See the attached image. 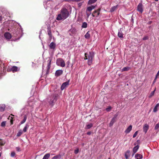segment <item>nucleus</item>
Wrapping results in <instances>:
<instances>
[{
	"label": "nucleus",
	"mask_w": 159,
	"mask_h": 159,
	"mask_svg": "<svg viewBox=\"0 0 159 159\" xmlns=\"http://www.w3.org/2000/svg\"><path fill=\"white\" fill-rule=\"evenodd\" d=\"M10 116H9V117H8V119H9V118H10Z\"/></svg>",
	"instance_id": "nucleus-55"
},
{
	"label": "nucleus",
	"mask_w": 159,
	"mask_h": 159,
	"mask_svg": "<svg viewBox=\"0 0 159 159\" xmlns=\"http://www.w3.org/2000/svg\"><path fill=\"white\" fill-rule=\"evenodd\" d=\"M143 155L138 153H137L135 156V159H142L143 158Z\"/></svg>",
	"instance_id": "nucleus-15"
},
{
	"label": "nucleus",
	"mask_w": 159,
	"mask_h": 159,
	"mask_svg": "<svg viewBox=\"0 0 159 159\" xmlns=\"http://www.w3.org/2000/svg\"><path fill=\"white\" fill-rule=\"evenodd\" d=\"M159 107V103H157L154 107L153 110V112H156L158 111V108Z\"/></svg>",
	"instance_id": "nucleus-19"
},
{
	"label": "nucleus",
	"mask_w": 159,
	"mask_h": 159,
	"mask_svg": "<svg viewBox=\"0 0 159 159\" xmlns=\"http://www.w3.org/2000/svg\"><path fill=\"white\" fill-rule=\"evenodd\" d=\"M79 151V150L78 149H75L74 151V153L75 154H77L78 153Z\"/></svg>",
	"instance_id": "nucleus-42"
},
{
	"label": "nucleus",
	"mask_w": 159,
	"mask_h": 159,
	"mask_svg": "<svg viewBox=\"0 0 159 159\" xmlns=\"http://www.w3.org/2000/svg\"><path fill=\"white\" fill-rule=\"evenodd\" d=\"M132 125H129L127 129L125 130V132L126 134L129 133L132 130Z\"/></svg>",
	"instance_id": "nucleus-12"
},
{
	"label": "nucleus",
	"mask_w": 159,
	"mask_h": 159,
	"mask_svg": "<svg viewBox=\"0 0 159 159\" xmlns=\"http://www.w3.org/2000/svg\"><path fill=\"white\" fill-rule=\"evenodd\" d=\"M112 108L111 107L109 106L108 107L106 108V110L107 112L110 111Z\"/></svg>",
	"instance_id": "nucleus-37"
},
{
	"label": "nucleus",
	"mask_w": 159,
	"mask_h": 159,
	"mask_svg": "<svg viewBox=\"0 0 159 159\" xmlns=\"http://www.w3.org/2000/svg\"><path fill=\"white\" fill-rule=\"evenodd\" d=\"M108 159H111L110 158H109Z\"/></svg>",
	"instance_id": "nucleus-56"
},
{
	"label": "nucleus",
	"mask_w": 159,
	"mask_h": 159,
	"mask_svg": "<svg viewBox=\"0 0 159 159\" xmlns=\"http://www.w3.org/2000/svg\"><path fill=\"white\" fill-rule=\"evenodd\" d=\"M93 126V124L92 123H90L86 125V129H89Z\"/></svg>",
	"instance_id": "nucleus-25"
},
{
	"label": "nucleus",
	"mask_w": 159,
	"mask_h": 159,
	"mask_svg": "<svg viewBox=\"0 0 159 159\" xmlns=\"http://www.w3.org/2000/svg\"><path fill=\"white\" fill-rule=\"evenodd\" d=\"M130 151L129 150H127L125 153V157L126 159H128L130 156Z\"/></svg>",
	"instance_id": "nucleus-18"
},
{
	"label": "nucleus",
	"mask_w": 159,
	"mask_h": 159,
	"mask_svg": "<svg viewBox=\"0 0 159 159\" xmlns=\"http://www.w3.org/2000/svg\"><path fill=\"white\" fill-rule=\"evenodd\" d=\"M57 64L58 66L63 67L65 66V63L61 58H58L57 60Z\"/></svg>",
	"instance_id": "nucleus-4"
},
{
	"label": "nucleus",
	"mask_w": 159,
	"mask_h": 159,
	"mask_svg": "<svg viewBox=\"0 0 159 159\" xmlns=\"http://www.w3.org/2000/svg\"><path fill=\"white\" fill-rule=\"evenodd\" d=\"M117 6H114L112 7L110 9V11L112 12L114 11L117 8Z\"/></svg>",
	"instance_id": "nucleus-28"
},
{
	"label": "nucleus",
	"mask_w": 159,
	"mask_h": 159,
	"mask_svg": "<svg viewBox=\"0 0 159 159\" xmlns=\"http://www.w3.org/2000/svg\"><path fill=\"white\" fill-rule=\"evenodd\" d=\"M5 108V106L4 104L0 105V111H4Z\"/></svg>",
	"instance_id": "nucleus-23"
},
{
	"label": "nucleus",
	"mask_w": 159,
	"mask_h": 159,
	"mask_svg": "<svg viewBox=\"0 0 159 159\" xmlns=\"http://www.w3.org/2000/svg\"><path fill=\"white\" fill-rule=\"evenodd\" d=\"M149 125L148 124H145L143 126V131L146 134L148 130L149 129Z\"/></svg>",
	"instance_id": "nucleus-11"
},
{
	"label": "nucleus",
	"mask_w": 159,
	"mask_h": 159,
	"mask_svg": "<svg viewBox=\"0 0 159 159\" xmlns=\"http://www.w3.org/2000/svg\"><path fill=\"white\" fill-rule=\"evenodd\" d=\"M6 121H3L1 124V126L2 127H4L6 125Z\"/></svg>",
	"instance_id": "nucleus-39"
},
{
	"label": "nucleus",
	"mask_w": 159,
	"mask_h": 159,
	"mask_svg": "<svg viewBox=\"0 0 159 159\" xmlns=\"http://www.w3.org/2000/svg\"><path fill=\"white\" fill-rule=\"evenodd\" d=\"M151 22H151V21H150V22H149V23H149V24H151Z\"/></svg>",
	"instance_id": "nucleus-53"
},
{
	"label": "nucleus",
	"mask_w": 159,
	"mask_h": 159,
	"mask_svg": "<svg viewBox=\"0 0 159 159\" xmlns=\"http://www.w3.org/2000/svg\"><path fill=\"white\" fill-rule=\"evenodd\" d=\"M66 1H69V0H65Z\"/></svg>",
	"instance_id": "nucleus-54"
},
{
	"label": "nucleus",
	"mask_w": 159,
	"mask_h": 159,
	"mask_svg": "<svg viewBox=\"0 0 159 159\" xmlns=\"http://www.w3.org/2000/svg\"><path fill=\"white\" fill-rule=\"evenodd\" d=\"M49 47L51 49H54L56 47V44L54 42H52L49 45Z\"/></svg>",
	"instance_id": "nucleus-17"
},
{
	"label": "nucleus",
	"mask_w": 159,
	"mask_h": 159,
	"mask_svg": "<svg viewBox=\"0 0 159 159\" xmlns=\"http://www.w3.org/2000/svg\"><path fill=\"white\" fill-rule=\"evenodd\" d=\"M139 148V145H138L134 147L133 149V152H134V153H135L138 151V150Z\"/></svg>",
	"instance_id": "nucleus-21"
},
{
	"label": "nucleus",
	"mask_w": 159,
	"mask_h": 159,
	"mask_svg": "<svg viewBox=\"0 0 159 159\" xmlns=\"http://www.w3.org/2000/svg\"><path fill=\"white\" fill-rule=\"evenodd\" d=\"M4 36L7 39H10L11 38V34L8 32L5 33L4 34Z\"/></svg>",
	"instance_id": "nucleus-13"
},
{
	"label": "nucleus",
	"mask_w": 159,
	"mask_h": 159,
	"mask_svg": "<svg viewBox=\"0 0 159 159\" xmlns=\"http://www.w3.org/2000/svg\"><path fill=\"white\" fill-rule=\"evenodd\" d=\"M29 126L28 125H26L24 127L23 129V131L24 132H25L26 131L27 129L29 128Z\"/></svg>",
	"instance_id": "nucleus-34"
},
{
	"label": "nucleus",
	"mask_w": 159,
	"mask_h": 159,
	"mask_svg": "<svg viewBox=\"0 0 159 159\" xmlns=\"http://www.w3.org/2000/svg\"><path fill=\"white\" fill-rule=\"evenodd\" d=\"M118 36L120 39L122 38L123 37V34L120 30H119Z\"/></svg>",
	"instance_id": "nucleus-20"
},
{
	"label": "nucleus",
	"mask_w": 159,
	"mask_h": 159,
	"mask_svg": "<svg viewBox=\"0 0 159 159\" xmlns=\"http://www.w3.org/2000/svg\"><path fill=\"white\" fill-rule=\"evenodd\" d=\"M159 75V70L158 71L156 75L158 76Z\"/></svg>",
	"instance_id": "nucleus-48"
},
{
	"label": "nucleus",
	"mask_w": 159,
	"mask_h": 159,
	"mask_svg": "<svg viewBox=\"0 0 159 159\" xmlns=\"http://www.w3.org/2000/svg\"><path fill=\"white\" fill-rule=\"evenodd\" d=\"M94 57V53L93 52L85 53V59L88 60V64L90 65L92 63L93 59Z\"/></svg>",
	"instance_id": "nucleus-2"
},
{
	"label": "nucleus",
	"mask_w": 159,
	"mask_h": 159,
	"mask_svg": "<svg viewBox=\"0 0 159 159\" xmlns=\"http://www.w3.org/2000/svg\"><path fill=\"white\" fill-rule=\"evenodd\" d=\"M135 153H134V152H133V154H132V156H133L134 155V154H135Z\"/></svg>",
	"instance_id": "nucleus-51"
},
{
	"label": "nucleus",
	"mask_w": 159,
	"mask_h": 159,
	"mask_svg": "<svg viewBox=\"0 0 159 159\" xmlns=\"http://www.w3.org/2000/svg\"><path fill=\"white\" fill-rule=\"evenodd\" d=\"M50 156V154L49 153H47L44 156L43 159H48Z\"/></svg>",
	"instance_id": "nucleus-26"
},
{
	"label": "nucleus",
	"mask_w": 159,
	"mask_h": 159,
	"mask_svg": "<svg viewBox=\"0 0 159 159\" xmlns=\"http://www.w3.org/2000/svg\"><path fill=\"white\" fill-rule=\"evenodd\" d=\"M27 116L25 115L24 116V118L23 120L20 122V124H22L23 123H24L26 121V119H27Z\"/></svg>",
	"instance_id": "nucleus-30"
},
{
	"label": "nucleus",
	"mask_w": 159,
	"mask_h": 159,
	"mask_svg": "<svg viewBox=\"0 0 159 159\" xmlns=\"http://www.w3.org/2000/svg\"><path fill=\"white\" fill-rule=\"evenodd\" d=\"M85 38L86 39H89L90 37V34L89 33V32H87L84 35Z\"/></svg>",
	"instance_id": "nucleus-29"
},
{
	"label": "nucleus",
	"mask_w": 159,
	"mask_h": 159,
	"mask_svg": "<svg viewBox=\"0 0 159 159\" xmlns=\"http://www.w3.org/2000/svg\"><path fill=\"white\" fill-rule=\"evenodd\" d=\"M15 153L14 152H12L11 153V157H14L15 155Z\"/></svg>",
	"instance_id": "nucleus-41"
},
{
	"label": "nucleus",
	"mask_w": 159,
	"mask_h": 159,
	"mask_svg": "<svg viewBox=\"0 0 159 159\" xmlns=\"http://www.w3.org/2000/svg\"><path fill=\"white\" fill-rule=\"evenodd\" d=\"M11 124H13V120H11Z\"/></svg>",
	"instance_id": "nucleus-50"
},
{
	"label": "nucleus",
	"mask_w": 159,
	"mask_h": 159,
	"mask_svg": "<svg viewBox=\"0 0 159 159\" xmlns=\"http://www.w3.org/2000/svg\"><path fill=\"white\" fill-rule=\"evenodd\" d=\"M48 33L50 39H52V35L51 29L50 28H48Z\"/></svg>",
	"instance_id": "nucleus-22"
},
{
	"label": "nucleus",
	"mask_w": 159,
	"mask_h": 159,
	"mask_svg": "<svg viewBox=\"0 0 159 159\" xmlns=\"http://www.w3.org/2000/svg\"><path fill=\"white\" fill-rule=\"evenodd\" d=\"M148 39V37L147 36H145L143 38V40H146Z\"/></svg>",
	"instance_id": "nucleus-43"
},
{
	"label": "nucleus",
	"mask_w": 159,
	"mask_h": 159,
	"mask_svg": "<svg viewBox=\"0 0 159 159\" xmlns=\"http://www.w3.org/2000/svg\"><path fill=\"white\" fill-rule=\"evenodd\" d=\"M16 150L18 152H19L20 151V148L19 147H16Z\"/></svg>",
	"instance_id": "nucleus-44"
},
{
	"label": "nucleus",
	"mask_w": 159,
	"mask_h": 159,
	"mask_svg": "<svg viewBox=\"0 0 159 159\" xmlns=\"http://www.w3.org/2000/svg\"><path fill=\"white\" fill-rule=\"evenodd\" d=\"M138 131H136L135 132V133H134V134L133 135V137L134 138H135V137H136V135H137V134H138Z\"/></svg>",
	"instance_id": "nucleus-40"
},
{
	"label": "nucleus",
	"mask_w": 159,
	"mask_h": 159,
	"mask_svg": "<svg viewBox=\"0 0 159 159\" xmlns=\"http://www.w3.org/2000/svg\"><path fill=\"white\" fill-rule=\"evenodd\" d=\"M87 27V24L86 22H84L82 23L81 27L82 28H86Z\"/></svg>",
	"instance_id": "nucleus-27"
},
{
	"label": "nucleus",
	"mask_w": 159,
	"mask_h": 159,
	"mask_svg": "<svg viewBox=\"0 0 159 159\" xmlns=\"http://www.w3.org/2000/svg\"><path fill=\"white\" fill-rule=\"evenodd\" d=\"M137 10L138 11L142 13L143 11V5L142 3H139L137 6Z\"/></svg>",
	"instance_id": "nucleus-7"
},
{
	"label": "nucleus",
	"mask_w": 159,
	"mask_h": 159,
	"mask_svg": "<svg viewBox=\"0 0 159 159\" xmlns=\"http://www.w3.org/2000/svg\"><path fill=\"white\" fill-rule=\"evenodd\" d=\"M2 19V17L0 16V23L1 22Z\"/></svg>",
	"instance_id": "nucleus-45"
},
{
	"label": "nucleus",
	"mask_w": 159,
	"mask_h": 159,
	"mask_svg": "<svg viewBox=\"0 0 159 159\" xmlns=\"http://www.w3.org/2000/svg\"><path fill=\"white\" fill-rule=\"evenodd\" d=\"M156 79H154L153 81V84H154V83L156 82Z\"/></svg>",
	"instance_id": "nucleus-49"
},
{
	"label": "nucleus",
	"mask_w": 159,
	"mask_h": 159,
	"mask_svg": "<svg viewBox=\"0 0 159 159\" xmlns=\"http://www.w3.org/2000/svg\"><path fill=\"white\" fill-rule=\"evenodd\" d=\"M159 128V123H158L156 125H155V130L157 129L158 128Z\"/></svg>",
	"instance_id": "nucleus-38"
},
{
	"label": "nucleus",
	"mask_w": 159,
	"mask_h": 159,
	"mask_svg": "<svg viewBox=\"0 0 159 159\" xmlns=\"http://www.w3.org/2000/svg\"><path fill=\"white\" fill-rule=\"evenodd\" d=\"M11 70L13 72H14L18 71L19 69L17 66H14L11 68Z\"/></svg>",
	"instance_id": "nucleus-16"
},
{
	"label": "nucleus",
	"mask_w": 159,
	"mask_h": 159,
	"mask_svg": "<svg viewBox=\"0 0 159 159\" xmlns=\"http://www.w3.org/2000/svg\"><path fill=\"white\" fill-rule=\"evenodd\" d=\"M130 69V67L128 66H127L123 68L121 70V71L123 72L124 71H127L129 70Z\"/></svg>",
	"instance_id": "nucleus-24"
},
{
	"label": "nucleus",
	"mask_w": 159,
	"mask_h": 159,
	"mask_svg": "<svg viewBox=\"0 0 159 159\" xmlns=\"http://www.w3.org/2000/svg\"><path fill=\"white\" fill-rule=\"evenodd\" d=\"M52 60L50 59H49L47 61V67L46 71V75H48L49 72V70L51 67V64Z\"/></svg>",
	"instance_id": "nucleus-5"
},
{
	"label": "nucleus",
	"mask_w": 159,
	"mask_h": 159,
	"mask_svg": "<svg viewBox=\"0 0 159 159\" xmlns=\"http://www.w3.org/2000/svg\"><path fill=\"white\" fill-rule=\"evenodd\" d=\"M80 1V0H70V1H76V2H78V1Z\"/></svg>",
	"instance_id": "nucleus-46"
},
{
	"label": "nucleus",
	"mask_w": 159,
	"mask_h": 159,
	"mask_svg": "<svg viewBox=\"0 0 159 159\" xmlns=\"http://www.w3.org/2000/svg\"><path fill=\"white\" fill-rule=\"evenodd\" d=\"M117 116L118 114H116L111 119L109 124V125L110 126H112L113 124L115 122L116 120Z\"/></svg>",
	"instance_id": "nucleus-9"
},
{
	"label": "nucleus",
	"mask_w": 159,
	"mask_h": 159,
	"mask_svg": "<svg viewBox=\"0 0 159 159\" xmlns=\"http://www.w3.org/2000/svg\"><path fill=\"white\" fill-rule=\"evenodd\" d=\"M95 8V7L94 6H91L87 8L86 13L87 16V18H89V16L91 14L92 10L94 9Z\"/></svg>",
	"instance_id": "nucleus-3"
},
{
	"label": "nucleus",
	"mask_w": 159,
	"mask_h": 159,
	"mask_svg": "<svg viewBox=\"0 0 159 159\" xmlns=\"http://www.w3.org/2000/svg\"><path fill=\"white\" fill-rule=\"evenodd\" d=\"M100 10V9H98L93 11L92 14V16L93 17H98L100 14L99 12Z\"/></svg>",
	"instance_id": "nucleus-8"
},
{
	"label": "nucleus",
	"mask_w": 159,
	"mask_h": 159,
	"mask_svg": "<svg viewBox=\"0 0 159 159\" xmlns=\"http://www.w3.org/2000/svg\"><path fill=\"white\" fill-rule=\"evenodd\" d=\"M97 0H89L88 2V4H92L96 2Z\"/></svg>",
	"instance_id": "nucleus-35"
},
{
	"label": "nucleus",
	"mask_w": 159,
	"mask_h": 159,
	"mask_svg": "<svg viewBox=\"0 0 159 159\" xmlns=\"http://www.w3.org/2000/svg\"><path fill=\"white\" fill-rule=\"evenodd\" d=\"M156 88H155L154 90L150 93L149 96V98H151L154 95V93L156 91Z\"/></svg>",
	"instance_id": "nucleus-32"
},
{
	"label": "nucleus",
	"mask_w": 159,
	"mask_h": 159,
	"mask_svg": "<svg viewBox=\"0 0 159 159\" xmlns=\"http://www.w3.org/2000/svg\"><path fill=\"white\" fill-rule=\"evenodd\" d=\"M69 14L67 9L65 7H63L61 10L60 13L57 15L56 20H63L69 16Z\"/></svg>",
	"instance_id": "nucleus-1"
},
{
	"label": "nucleus",
	"mask_w": 159,
	"mask_h": 159,
	"mask_svg": "<svg viewBox=\"0 0 159 159\" xmlns=\"http://www.w3.org/2000/svg\"><path fill=\"white\" fill-rule=\"evenodd\" d=\"M63 71L61 70H57L55 73V76H58L62 74Z\"/></svg>",
	"instance_id": "nucleus-14"
},
{
	"label": "nucleus",
	"mask_w": 159,
	"mask_h": 159,
	"mask_svg": "<svg viewBox=\"0 0 159 159\" xmlns=\"http://www.w3.org/2000/svg\"><path fill=\"white\" fill-rule=\"evenodd\" d=\"M23 132L21 130H20L17 133L16 136L17 137H20L22 134Z\"/></svg>",
	"instance_id": "nucleus-33"
},
{
	"label": "nucleus",
	"mask_w": 159,
	"mask_h": 159,
	"mask_svg": "<svg viewBox=\"0 0 159 159\" xmlns=\"http://www.w3.org/2000/svg\"><path fill=\"white\" fill-rule=\"evenodd\" d=\"M91 133L90 132H89L87 133V134L88 135H90L91 134Z\"/></svg>",
	"instance_id": "nucleus-47"
},
{
	"label": "nucleus",
	"mask_w": 159,
	"mask_h": 159,
	"mask_svg": "<svg viewBox=\"0 0 159 159\" xmlns=\"http://www.w3.org/2000/svg\"><path fill=\"white\" fill-rule=\"evenodd\" d=\"M5 142L2 140V139H0V145L3 146L5 144Z\"/></svg>",
	"instance_id": "nucleus-36"
},
{
	"label": "nucleus",
	"mask_w": 159,
	"mask_h": 159,
	"mask_svg": "<svg viewBox=\"0 0 159 159\" xmlns=\"http://www.w3.org/2000/svg\"><path fill=\"white\" fill-rule=\"evenodd\" d=\"M69 81V80L68 81L64 82L62 84L61 86V90H63L68 85Z\"/></svg>",
	"instance_id": "nucleus-10"
},
{
	"label": "nucleus",
	"mask_w": 159,
	"mask_h": 159,
	"mask_svg": "<svg viewBox=\"0 0 159 159\" xmlns=\"http://www.w3.org/2000/svg\"><path fill=\"white\" fill-rule=\"evenodd\" d=\"M61 155H58L54 157L52 159H60L61 157Z\"/></svg>",
	"instance_id": "nucleus-31"
},
{
	"label": "nucleus",
	"mask_w": 159,
	"mask_h": 159,
	"mask_svg": "<svg viewBox=\"0 0 159 159\" xmlns=\"http://www.w3.org/2000/svg\"><path fill=\"white\" fill-rule=\"evenodd\" d=\"M57 101V97L55 96H53L52 98L49 101V103L51 107H52Z\"/></svg>",
	"instance_id": "nucleus-6"
},
{
	"label": "nucleus",
	"mask_w": 159,
	"mask_h": 159,
	"mask_svg": "<svg viewBox=\"0 0 159 159\" xmlns=\"http://www.w3.org/2000/svg\"><path fill=\"white\" fill-rule=\"evenodd\" d=\"M157 75H156L155 78V79H157Z\"/></svg>",
	"instance_id": "nucleus-52"
}]
</instances>
